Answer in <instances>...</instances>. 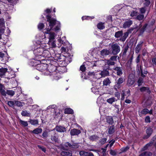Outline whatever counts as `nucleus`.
Masks as SVG:
<instances>
[{"label": "nucleus", "instance_id": "f257e3e1", "mask_svg": "<svg viewBox=\"0 0 156 156\" xmlns=\"http://www.w3.org/2000/svg\"><path fill=\"white\" fill-rule=\"evenodd\" d=\"M53 57L48 60H50V65L47 66V75L53 76L54 78L58 80L59 79L58 76L59 75V73L62 72L60 70L61 68H64V67L59 66L58 61L55 60Z\"/></svg>", "mask_w": 156, "mask_h": 156}, {"label": "nucleus", "instance_id": "f03ea898", "mask_svg": "<svg viewBox=\"0 0 156 156\" xmlns=\"http://www.w3.org/2000/svg\"><path fill=\"white\" fill-rule=\"evenodd\" d=\"M46 25L48 27L46 28V30L45 32V34H49L51 30L56 33L60 31L61 24L59 21H57L55 18L52 17L50 14L46 15Z\"/></svg>", "mask_w": 156, "mask_h": 156}, {"label": "nucleus", "instance_id": "7ed1b4c3", "mask_svg": "<svg viewBox=\"0 0 156 156\" xmlns=\"http://www.w3.org/2000/svg\"><path fill=\"white\" fill-rule=\"evenodd\" d=\"M73 56L71 55L69 53H67V55L66 56L60 54H55L53 58L55 60L58 61V63L61 65L62 66H65L68 63H69L72 61V57Z\"/></svg>", "mask_w": 156, "mask_h": 156}, {"label": "nucleus", "instance_id": "20e7f679", "mask_svg": "<svg viewBox=\"0 0 156 156\" xmlns=\"http://www.w3.org/2000/svg\"><path fill=\"white\" fill-rule=\"evenodd\" d=\"M80 146L79 144L72 141V143L68 142L65 143L62 147V149L65 150H70L74 151Z\"/></svg>", "mask_w": 156, "mask_h": 156}, {"label": "nucleus", "instance_id": "39448f33", "mask_svg": "<svg viewBox=\"0 0 156 156\" xmlns=\"http://www.w3.org/2000/svg\"><path fill=\"white\" fill-rule=\"evenodd\" d=\"M44 49V48H43L40 47L34 50V53L36 59H40L42 61L44 60V59H42L41 57Z\"/></svg>", "mask_w": 156, "mask_h": 156}, {"label": "nucleus", "instance_id": "423d86ee", "mask_svg": "<svg viewBox=\"0 0 156 156\" xmlns=\"http://www.w3.org/2000/svg\"><path fill=\"white\" fill-rule=\"evenodd\" d=\"M36 69L38 71L43 72L47 75V64H44L39 62L36 66Z\"/></svg>", "mask_w": 156, "mask_h": 156}, {"label": "nucleus", "instance_id": "0eeeda50", "mask_svg": "<svg viewBox=\"0 0 156 156\" xmlns=\"http://www.w3.org/2000/svg\"><path fill=\"white\" fill-rule=\"evenodd\" d=\"M112 53L114 55H117L120 51V47L117 43L111 45Z\"/></svg>", "mask_w": 156, "mask_h": 156}, {"label": "nucleus", "instance_id": "6e6552de", "mask_svg": "<svg viewBox=\"0 0 156 156\" xmlns=\"http://www.w3.org/2000/svg\"><path fill=\"white\" fill-rule=\"evenodd\" d=\"M135 82V79L134 76L129 75L127 80V85L129 87H133L134 86L133 84Z\"/></svg>", "mask_w": 156, "mask_h": 156}, {"label": "nucleus", "instance_id": "1a4fd4ad", "mask_svg": "<svg viewBox=\"0 0 156 156\" xmlns=\"http://www.w3.org/2000/svg\"><path fill=\"white\" fill-rule=\"evenodd\" d=\"M113 69L114 70L113 72L115 73L119 76H121L123 74L122 69V67L115 66L113 68Z\"/></svg>", "mask_w": 156, "mask_h": 156}, {"label": "nucleus", "instance_id": "9d476101", "mask_svg": "<svg viewBox=\"0 0 156 156\" xmlns=\"http://www.w3.org/2000/svg\"><path fill=\"white\" fill-rule=\"evenodd\" d=\"M124 81V80L122 77H120L114 86L115 89L117 90L119 89L121 87V84Z\"/></svg>", "mask_w": 156, "mask_h": 156}, {"label": "nucleus", "instance_id": "9b49d317", "mask_svg": "<svg viewBox=\"0 0 156 156\" xmlns=\"http://www.w3.org/2000/svg\"><path fill=\"white\" fill-rule=\"evenodd\" d=\"M51 55V54L49 51L44 49L41 56L42 59H44V61L45 59H47L46 58H50Z\"/></svg>", "mask_w": 156, "mask_h": 156}, {"label": "nucleus", "instance_id": "f8f14e48", "mask_svg": "<svg viewBox=\"0 0 156 156\" xmlns=\"http://www.w3.org/2000/svg\"><path fill=\"white\" fill-rule=\"evenodd\" d=\"M144 41H140L138 43L135 48V51L136 53H138L140 51L144 44Z\"/></svg>", "mask_w": 156, "mask_h": 156}, {"label": "nucleus", "instance_id": "ddd939ff", "mask_svg": "<svg viewBox=\"0 0 156 156\" xmlns=\"http://www.w3.org/2000/svg\"><path fill=\"white\" fill-rule=\"evenodd\" d=\"M5 94H2V95L5 98H6L7 94L10 97H12L15 94V91L12 90H7L5 91Z\"/></svg>", "mask_w": 156, "mask_h": 156}, {"label": "nucleus", "instance_id": "4468645a", "mask_svg": "<svg viewBox=\"0 0 156 156\" xmlns=\"http://www.w3.org/2000/svg\"><path fill=\"white\" fill-rule=\"evenodd\" d=\"M153 129L151 127H149L146 130L147 135L144 136V138L147 139L151 135L153 132Z\"/></svg>", "mask_w": 156, "mask_h": 156}, {"label": "nucleus", "instance_id": "2eb2a0df", "mask_svg": "<svg viewBox=\"0 0 156 156\" xmlns=\"http://www.w3.org/2000/svg\"><path fill=\"white\" fill-rule=\"evenodd\" d=\"M80 156H94L93 154L90 152H86L82 150L80 151Z\"/></svg>", "mask_w": 156, "mask_h": 156}, {"label": "nucleus", "instance_id": "dca6fc26", "mask_svg": "<svg viewBox=\"0 0 156 156\" xmlns=\"http://www.w3.org/2000/svg\"><path fill=\"white\" fill-rule=\"evenodd\" d=\"M42 61L40 59H36L35 58V57L34 59L30 62L29 65L32 66H35L36 67V66L37 65V64L39 62H41Z\"/></svg>", "mask_w": 156, "mask_h": 156}, {"label": "nucleus", "instance_id": "f3484780", "mask_svg": "<svg viewBox=\"0 0 156 156\" xmlns=\"http://www.w3.org/2000/svg\"><path fill=\"white\" fill-rule=\"evenodd\" d=\"M81 132V131L78 129L74 128L71 129L70 132L71 136L78 135Z\"/></svg>", "mask_w": 156, "mask_h": 156}, {"label": "nucleus", "instance_id": "a211bd4d", "mask_svg": "<svg viewBox=\"0 0 156 156\" xmlns=\"http://www.w3.org/2000/svg\"><path fill=\"white\" fill-rule=\"evenodd\" d=\"M55 129L57 131L59 132H64L66 131V128L61 126H56Z\"/></svg>", "mask_w": 156, "mask_h": 156}, {"label": "nucleus", "instance_id": "6ab92c4d", "mask_svg": "<svg viewBox=\"0 0 156 156\" xmlns=\"http://www.w3.org/2000/svg\"><path fill=\"white\" fill-rule=\"evenodd\" d=\"M133 24V22L132 20H129L125 21L123 25V27L124 28L129 27Z\"/></svg>", "mask_w": 156, "mask_h": 156}, {"label": "nucleus", "instance_id": "aec40b11", "mask_svg": "<svg viewBox=\"0 0 156 156\" xmlns=\"http://www.w3.org/2000/svg\"><path fill=\"white\" fill-rule=\"evenodd\" d=\"M42 129L41 128H38L34 129L33 130H31L30 131V133L32 134H38L42 132Z\"/></svg>", "mask_w": 156, "mask_h": 156}, {"label": "nucleus", "instance_id": "412c9836", "mask_svg": "<svg viewBox=\"0 0 156 156\" xmlns=\"http://www.w3.org/2000/svg\"><path fill=\"white\" fill-rule=\"evenodd\" d=\"M109 71L105 68V67L104 68L103 70L100 73L101 75L103 77L109 76Z\"/></svg>", "mask_w": 156, "mask_h": 156}, {"label": "nucleus", "instance_id": "4be33fe9", "mask_svg": "<svg viewBox=\"0 0 156 156\" xmlns=\"http://www.w3.org/2000/svg\"><path fill=\"white\" fill-rule=\"evenodd\" d=\"M8 69L7 68L2 67L0 68V77H2L5 76V73L7 72Z\"/></svg>", "mask_w": 156, "mask_h": 156}, {"label": "nucleus", "instance_id": "5701e85b", "mask_svg": "<svg viewBox=\"0 0 156 156\" xmlns=\"http://www.w3.org/2000/svg\"><path fill=\"white\" fill-rule=\"evenodd\" d=\"M72 154L71 151L69 152L67 150L62 151L60 153L62 156H72Z\"/></svg>", "mask_w": 156, "mask_h": 156}, {"label": "nucleus", "instance_id": "b1692460", "mask_svg": "<svg viewBox=\"0 0 156 156\" xmlns=\"http://www.w3.org/2000/svg\"><path fill=\"white\" fill-rule=\"evenodd\" d=\"M106 122L109 125H112L114 121L112 117V116H108L106 118Z\"/></svg>", "mask_w": 156, "mask_h": 156}, {"label": "nucleus", "instance_id": "393cba45", "mask_svg": "<svg viewBox=\"0 0 156 156\" xmlns=\"http://www.w3.org/2000/svg\"><path fill=\"white\" fill-rule=\"evenodd\" d=\"M51 139L52 141L55 143L58 142V136L55 134L51 135Z\"/></svg>", "mask_w": 156, "mask_h": 156}, {"label": "nucleus", "instance_id": "a878e982", "mask_svg": "<svg viewBox=\"0 0 156 156\" xmlns=\"http://www.w3.org/2000/svg\"><path fill=\"white\" fill-rule=\"evenodd\" d=\"M140 90L141 92H144L147 91L148 94L151 93V91L150 90V88L148 87H143L140 89Z\"/></svg>", "mask_w": 156, "mask_h": 156}, {"label": "nucleus", "instance_id": "bb28decb", "mask_svg": "<svg viewBox=\"0 0 156 156\" xmlns=\"http://www.w3.org/2000/svg\"><path fill=\"white\" fill-rule=\"evenodd\" d=\"M129 34V33L128 32L126 31L123 34V35H122V37L120 38V41L122 42H124L128 36Z\"/></svg>", "mask_w": 156, "mask_h": 156}, {"label": "nucleus", "instance_id": "cd10ccee", "mask_svg": "<svg viewBox=\"0 0 156 156\" xmlns=\"http://www.w3.org/2000/svg\"><path fill=\"white\" fill-rule=\"evenodd\" d=\"M123 35V31L122 30L119 31L117 32H116L115 34V37L116 38H119L120 37H122V36Z\"/></svg>", "mask_w": 156, "mask_h": 156}, {"label": "nucleus", "instance_id": "c85d7f7f", "mask_svg": "<svg viewBox=\"0 0 156 156\" xmlns=\"http://www.w3.org/2000/svg\"><path fill=\"white\" fill-rule=\"evenodd\" d=\"M148 24L146 23L143 26L142 28L140 30V34L141 35L143 34L146 29Z\"/></svg>", "mask_w": 156, "mask_h": 156}, {"label": "nucleus", "instance_id": "c756f323", "mask_svg": "<svg viewBox=\"0 0 156 156\" xmlns=\"http://www.w3.org/2000/svg\"><path fill=\"white\" fill-rule=\"evenodd\" d=\"M104 23L100 22L97 24V27L100 30H102L104 29L105 27L104 26Z\"/></svg>", "mask_w": 156, "mask_h": 156}, {"label": "nucleus", "instance_id": "7c9ffc66", "mask_svg": "<svg viewBox=\"0 0 156 156\" xmlns=\"http://www.w3.org/2000/svg\"><path fill=\"white\" fill-rule=\"evenodd\" d=\"M129 48V46L128 44L124 46L122 50V55L123 56H126V53L128 50Z\"/></svg>", "mask_w": 156, "mask_h": 156}, {"label": "nucleus", "instance_id": "2f4dec72", "mask_svg": "<svg viewBox=\"0 0 156 156\" xmlns=\"http://www.w3.org/2000/svg\"><path fill=\"white\" fill-rule=\"evenodd\" d=\"M115 131V128L114 125H112L108 129V133L109 134H112Z\"/></svg>", "mask_w": 156, "mask_h": 156}, {"label": "nucleus", "instance_id": "473e14b6", "mask_svg": "<svg viewBox=\"0 0 156 156\" xmlns=\"http://www.w3.org/2000/svg\"><path fill=\"white\" fill-rule=\"evenodd\" d=\"M99 138V136L95 135H91L89 137V140L92 141H96L98 140Z\"/></svg>", "mask_w": 156, "mask_h": 156}, {"label": "nucleus", "instance_id": "72a5a7b5", "mask_svg": "<svg viewBox=\"0 0 156 156\" xmlns=\"http://www.w3.org/2000/svg\"><path fill=\"white\" fill-rule=\"evenodd\" d=\"M64 113L66 114H73V110L71 108H67L65 109Z\"/></svg>", "mask_w": 156, "mask_h": 156}, {"label": "nucleus", "instance_id": "f704fd0d", "mask_svg": "<svg viewBox=\"0 0 156 156\" xmlns=\"http://www.w3.org/2000/svg\"><path fill=\"white\" fill-rule=\"evenodd\" d=\"M100 52L101 55L103 56L108 55L109 53V51L105 49H103Z\"/></svg>", "mask_w": 156, "mask_h": 156}, {"label": "nucleus", "instance_id": "c9c22d12", "mask_svg": "<svg viewBox=\"0 0 156 156\" xmlns=\"http://www.w3.org/2000/svg\"><path fill=\"white\" fill-rule=\"evenodd\" d=\"M19 122L21 125L24 127H27L28 125L27 122L23 121L21 119H20Z\"/></svg>", "mask_w": 156, "mask_h": 156}, {"label": "nucleus", "instance_id": "e433bc0d", "mask_svg": "<svg viewBox=\"0 0 156 156\" xmlns=\"http://www.w3.org/2000/svg\"><path fill=\"white\" fill-rule=\"evenodd\" d=\"M94 16H83L82 17V19L83 20H91L92 19L94 18Z\"/></svg>", "mask_w": 156, "mask_h": 156}, {"label": "nucleus", "instance_id": "4c0bfd02", "mask_svg": "<svg viewBox=\"0 0 156 156\" xmlns=\"http://www.w3.org/2000/svg\"><path fill=\"white\" fill-rule=\"evenodd\" d=\"M32 125H37L38 123V122L37 119H30L28 121Z\"/></svg>", "mask_w": 156, "mask_h": 156}, {"label": "nucleus", "instance_id": "58836bf2", "mask_svg": "<svg viewBox=\"0 0 156 156\" xmlns=\"http://www.w3.org/2000/svg\"><path fill=\"white\" fill-rule=\"evenodd\" d=\"M111 83L110 80L108 78H107L105 79L103 81V84L104 85L107 86L110 84Z\"/></svg>", "mask_w": 156, "mask_h": 156}, {"label": "nucleus", "instance_id": "ea45409f", "mask_svg": "<svg viewBox=\"0 0 156 156\" xmlns=\"http://www.w3.org/2000/svg\"><path fill=\"white\" fill-rule=\"evenodd\" d=\"M106 64L107 65H109V66H114L115 64V62L114 61H112L109 59L107 60Z\"/></svg>", "mask_w": 156, "mask_h": 156}, {"label": "nucleus", "instance_id": "a19ab883", "mask_svg": "<svg viewBox=\"0 0 156 156\" xmlns=\"http://www.w3.org/2000/svg\"><path fill=\"white\" fill-rule=\"evenodd\" d=\"M48 136V132L45 130L43 131L42 134V137L43 138H47Z\"/></svg>", "mask_w": 156, "mask_h": 156}, {"label": "nucleus", "instance_id": "79ce46f5", "mask_svg": "<svg viewBox=\"0 0 156 156\" xmlns=\"http://www.w3.org/2000/svg\"><path fill=\"white\" fill-rule=\"evenodd\" d=\"M21 115L23 116L29 117L30 116V114L28 113L26 111H22L21 113Z\"/></svg>", "mask_w": 156, "mask_h": 156}, {"label": "nucleus", "instance_id": "37998d69", "mask_svg": "<svg viewBox=\"0 0 156 156\" xmlns=\"http://www.w3.org/2000/svg\"><path fill=\"white\" fill-rule=\"evenodd\" d=\"M143 83V79L141 77H139L137 81L138 86L139 87L141 86Z\"/></svg>", "mask_w": 156, "mask_h": 156}, {"label": "nucleus", "instance_id": "c03bdc74", "mask_svg": "<svg viewBox=\"0 0 156 156\" xmlns=\"http://www.w3.org/2000/svg\"><path fill=\"white\" fill-rule=\"evenodd\" d=\"M144 17V16L143 14H140L136 17V19L139 20H143Z\"/></svg>", "mask_w": 156, "mask_h": 156}, {"label": "nucleus", "instance_id": "a18cd8bd", "mask_svg": "<svg viewBox=\"0 0 156 156\" xmlns=\"http://www.w3.org/2000/svg\"><path fill=\"white\" fill-rule=\"evenodd\" d=\"M15 104V101H9L7 102L8 105L11 107H14Z\"/></svg>", "mask_w": 156, "mask_h": 156}, {"label": "nucleus", "instance_id": "49530a36", "mask_svg": "<svg viewBox=\"0 0 156 156\" xmlns=\"http://www.w3.org/2000/svg\"><path fill=\"white\" fill-rule=\"evenodd\" d=\"M115 98L114 97L110 98L108 99L107 101L109 103L112 104L115 101Z\"/></svg>", "mask_w": 156, "mask_h": 156}, {"label": "nucleus", "instance_id": "de8ad7c7", "mask_svg": "<svg viewBox=\"0 0 156 156\" xmlns=\"http://www.w3.org/2000/svg\"><path fill=\"white\" fill-rule=\"evenodd\" d=\"M126 92L125 90H123L122 91V94L121 98V101H123L124 100L125 97L126 96Z\"/></svg>", "mask_w": 156, "mask_h": 156}, {"label": "nucleus", "instance_id": "09e8293b", "mask_svg": "<svg viewBox=\"0 0 156 156\" xmlns=\"http://www.w3.org/2000/svg\"><path fill=\"white\" fill-rule=\"evenodd\" d=\"M15 105L18 107H22L23 106V105H22L21 102L18 101H15Z\"/></svg>", "mask_w": 156, "mask_h": 156}, {"label": "nucleus", "instance_id": "8fccbe9b", "mask_svg": "<svg viewBox=\"0 0 156 156\" xmlns=\"http://www.w3.org/2000/svg\"><path fill=\"white\" fill-rule=\"evenodd\" d=\"M44 27V25L43 23H40L38 25V28L40 30H42Z\"/></svg>", "mask_w": 156, "mask_h": 156}, {"label": "nucleus", "instance_id": "3c124183", "mask_svg": "<svg viewBox=\"0 0 156 156\" xmlns=\"http://www.w3.org/2000/svg\"><path fill=\"white\" fill-rule=\"evenodd\" d=\"M107 140V138H102L99 140V143L102 145L104 144L106 142Z\"/></svg>", "mask_w": 156, "mask_h": 156}, {"label": "nucleus", "instance_id": "603ef678", "mask_svg": "<svg viewBox=\"0 0 156 156\" xmlns=\"http://www.w3.org/2000/svg\"><path fill=\"white\" fill-rule=\"evenodd\" d=\"M38 147L40 150H41L43 151L45 153L46 151V149L44 147L40 145H37Z\"/></svg>", "mask_w": 156, "mask_h": 156}, {"label": "nucleus", "instance_id": "864d4df0", "mask_svg": "<svg viewBox=\"0 0 156 156\" xmlns=\"http://www.w3.org/2000/svg\"><path fill=\"white\" fill-rule=\"evenodd\" d=\"M149 110L147 108H145L141 111V113L144 115H146L148 113Z\"/></svg>", "mask_w": 156, "mask_h": 156}, {"label": "nucleus", "instance_id": "5fc2aeb1", "mask_svg": "<svg viewBox=\"0 0 156 156\" xmlns=\"http://www.w3.org/2000/svg\"><path fill=\"white\" fill-rule=\"evenodd\" d=\"M129 149V146H127L125 147H122L121 149V151L122 152H124L126 151Z\"/></svg>", "mask_w": 156, "mask_h": 156}, {"label": "nucleus", "instance_id": "6e6d98bb", "mask_svg": "<svg viewBox=\"0 0 156 156\" xmlns=\"http://www.w3.org/2000/svg\"><path fill=\"white\" fill-rule=\"evenodd\" d=\"M146 11V9L145 7H142L140 9V11L141 14L145 13Z\"/></svg>", "mask_w": 156, "mask_h": 156}, {"label": "nucleus", "instance_id": "4d7b16f0", "mask_svg": "<svg viewBox=\"0 0 156 156\" xmlns=\"http://www.w3.org/2000/svg\"><path fill=\"white\" fill-rule=\"evenodd\" d=\"M86 69V67H85V65H82L81 66L80 68V70L82 72H84Z\"/></svg>", "mask_w": 156, "mask_h": 156}, {"label": "nucleus", "instance_id": "13d9d810", "mask_svg": "<svg viewBox=\"0 0 156 156\" xmlns=\"http://www.w3.org/2000/svg\"><path fill=\"white\" fill-rule=\"evenodd\" d=\"M145 122L147 123H150L151 122L150 118L149 116H147L145 118Z\"/></svg>", "mask_w": 156, "mask_h": 156}, {"label": "nucleus", "instance_id": "bf43d9fd", "mask_svg": "<svg viewBox=\"0 0 156 156\" xmlns=\"http://www.w3.org/2000/svg\"><path fill=\"white\" fill-rule=\"evenodd\" d=\"M49 34H50L49 36V40H53L55 39V36L54 33H50Z\"/></svg>", "mask_w": 156, "mask_h": 156}, {"label": "nucleus", "instance_id": "052dcab7", "mask_svg": "<svg viewBox=\"0 0 156 156\" xmlns=\"http://www.w3.org/2000/svg\"><path fill=\"white\" fill-rule=\"evenodd\" d=\"M152 65L154 67L156 65V58H153L152 59Z\"/></svg>", "mask_w": 156, "mask_h": 156}, {"label": "nucleus", "instance_id": "680f3d73", "mask_svg": "<svg viewBox=\"0 0 156 156\" xmlns=\"http://www.w3.org/2000/svg\"><path fill=\"white\" fill-rule=\"evenodd\" d=\"M151 3V1H145V2L144 3V7H148Z\"/></svg>", "mask_w": 156, "mask_h": 156}, {"label": "nucleus", "instance_id": "e2e57ef3", "mask_svg": "<svg viewBox=\"0 0 156 156\" xmlns=\"http://www.w3.org/2000/svg\"><path fill=\"white\" fill-rule=\"evenodd\" d=\"M117 56H112L109 59L113 61L117 60Z\"/></svg>", "mask_w": 156, "mask_h": 156}, {"label": "nucleus", "instance_id": "0e129e2a", "mask_svg": "<svg viewBox=\"0 0 156 156\" xmlns=\"http://www.w3.org/2000/svg\"><path fill=\"white\" fill-rule=\"evenodd\" d=\"M27 103V104L29 105L32 103V102H33V100L31 98H29L26 100Z\"/></svg>", "mask_w": 156, "mask_h": 156}, {"label": "nucleus", "instance_id": "69168bd1", "mask_svg": "<svg viewBox=\"0 0 156 156\" xmlns=\"http://www.w3.org/2000/svg\"><path fill=\"white\" fill-rule=\"evenodd\" d=\"M115 142V140L114 139H112L110 141L108 142L109 143H110V144L109 145V147L111 148L113 145L114 144Z\"/></svg>", "mask_w": 156, "mask_h": 156}, {"label": "nucleus", "instance_id": "338daca9", "mask_svg": "<svg viewBox=\"0 0 156 156\" xmlns=\"http://www.w3.org/2000/svg\"><path fill=\"white\" fill-rule=\"evenodd\" d=\"M101 150H102V156H106V149H104V148H101Z\"/></svg>", "mask_w": 156, "mask_h": 156}, {"label": "nucleus", "instance_id": "774afa93", "mask_svg": "<svg viewBox=\"0 0 156 156\" xmlns=\"http://www.w3.org/2000/svg\"><path fill=\"white\" fill-rule=\"evenodd\" d=\"M115 96L119 99L120 98V93L118 92H115Z\"/></svg>", "mask_w": 156, "mask_h": 156}]
</instances>
